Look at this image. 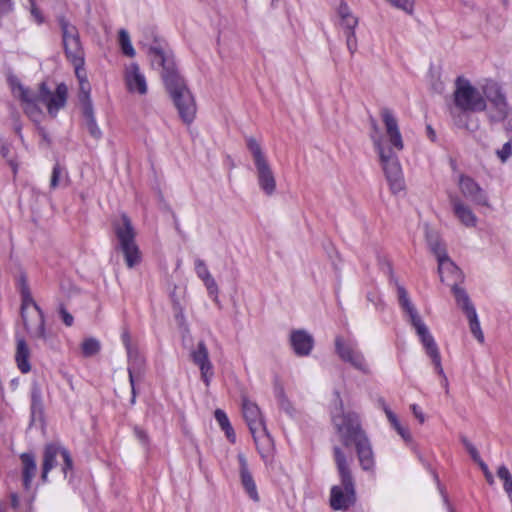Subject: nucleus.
<instances>
[{
  "mask_svg": "<svg viewBox=\"0 0 512 512\" xmlns=\"http://www.w3.org/2000/svg\"><path fill=\"white\" fill-rule=\"evenodd\" d=\"M381 117L385 126V134L380 135L379 129L373 121L371 139L379 155L390 190L393 194H398L405 189L403 172L398 159V153L403 150L404 143L397 119L393 113L389 109L384 108L381 110Z\"/></svg>",
  "mask_w": 512,
  "mask_h": 512,
  "instance_id": "1",
  "label": "nucleus"
},
{
  "mask_svg": "<svg viewBox=\"0 0 512 512\" xmlns=\"http://www.w3.org/2000/svg\"><path fill=\"white\" fill-rule=\"evenodd\" d=\"M12 93L19 98L24 112L34 122L39 123L43 112L39 103L46 106L50 116L56 117L60 109L64 108L67 102L68 88L64 83L57 85L54 92L50 91L45 82L39 85L37 91H32L24 87L18 81L11 82Z\"/></svg>",
  "mask_w": 512,
  "mask_h": 512,
  "instance_id": "2",
  "label": "nucleus"
},
{
  "mask_svg": "<svg viewBox=\"0 0 512 512\" xmlns=\"http://www.w3.org/2000/svg\"><path fill=\"white\" fill-rule=\"evenodd\" d=\"M332 422L344 446L355 444L360 466L363 470L374 467V456L371 444L361 429L358 415L344 412L342 405L332 414Z\"/></svg>",
  "mask_w": 512,
  "mask_h": 512,
  "instance_id": "3",
  "label": "nucleus"
},
{
  "mask_svg": "<svg viewBox=\"0 0 512 512\" xmlns=\"http://www.w3.org/2000/svg\"><path fill=\"white\" fill-rule=\"evenodd\" d=\"M487 102L482 92L467 79L458 77L453 92V106L450 114L453 123L462 129L473 130L471 113L486 110Z\"/></svg>",
  "mask_w": 512,
  "mask_h": 512,
  "instance_id": "4",
  "label": "nucleus"
},
{
  "mask_svg": "<svg viewBox=\"0 0 512 512\" xmlns=\"http://www.w3.org/2000/svg\"><path fill=\"white\" fill-rule=\"evenodd\" d=\"M334 461L341 484L334 485L330 491V506L333 510H348L356 501L355 483L344 452L337 446L333 448Z\"/></svg>",
  "mask_w": 512,
  "mask_h": 512,
  "instance_id": "5",
  "label": "nucleus"
},
{
  "mask_svg": "<svg viewBox=\"0 0 512 512\" xmlns=\"http://www.w3.org/2000/svg\"><path fill=\"white\" fill-rule=\"evenodd\" d=\"M58 23L62 33L65 55L74 67L80 89L84 91L90 84L87 80L84 68V50L80 41L79 31L77 27L71 24L64 16L58 17Z\"/></svg>",
  "mask_w": 512,
  "mask_h": 512,
  "instance_id": "6",
  "label": "nucleus"
},
{
  "mask_svg": "<svg viewBox=\"0 0 512 512\" xmlns=\"http://www.w3.org/2000/svg\"><path fill=\"white\" fill-rule=\"evenodd\" d=\"M242 412L261 458L265 462L270 461L274 453V441L259 407L254 402L243 399Z\"/></svg>",
  "mask_w": 512,
  "mask_h": 512,
  "instance_id": "7",
  "label": "nucleus"
},
{
  "mask_svg": "<svg viewBox=\"0 0 512 512\" xmlns=\"http://www.w3.org/2000/svg\"><path fill=\"white\" fill-rule=\"evenodd\" d=\"M113 228L117 239L116 250L120 251L129 269L139 265L142 260V254L136 242V231L131 220L126 214H123L118 221L113 222Z\"/></svg>",
  "mask_w": 512,
  "mask_h": 512,
  "instance_id": "8",
  "label": "nucleus"
},
{
  "mask_svg": "<svg viewBox=\"0 0 512 512\" xmlns=\"http://www.w3.org/2000/svg\"><path fill=\"white\" fill-rule=\"evenodd\" d=\"M21 298V318L29 337L31 339L46 340L44 314L34 301L28 287H22Z\"/></svg>",
  "mask_w": 512,
  "mask_h": 512,
  "instance_id": "9",
  "label": "nucleus"
},
{
  "mask_svg": "<svg viewBox=\"0 0 512 512\" xmlns=\"http://www.w3.org/2000/svg\"><path fill=\"white\" fill-rule=\"evenodd\" d=\"M246 144L253 157L258 185L264 194L272 196L276 191V178L272 167L255 138H247Z\"/></svg>",
  "mask_w": 512,
  "mask_h": 512,
  "instance_id": "10",
  "label": "nucleus"
},
{
  "mask_svg": "<svg viewBox=\"0 0 512 512\" xmlns=\"http://www.w3.org/2000/svg\"><path fill=\"white\" fill-rule=\"evenodd\" d=\"M165 87L183 122L190 124L196 115V103L183 78L181 76L173 80L168 78Z\"/></svg>",
  "mask_w": 512,
  "mask_h": 512,
  "instance_id": "11",
  "label": "nucleus"
},
{
  "mask_svg": "<svg viewBox=\"0 0 512 512\" xmlns=\"http://www.w3.org/2000/svg\"><path fill=\"white\" fill-rule=\"evenodd\" d=\"M148 56L154 69L161 68L164 84L167 83L168 78L173 80L180 76L175 66L174 57L164 43L155 40L148 48Z\"/></svg>",
  "mask_w": 512,
  "mask_h": 512,
  "instance_id": "12",
  "label": "nucleus"
},
{
  "mask_svg": "<svg viewBox=\"0 0 512 512\" xmlns=\"http://www.w3.org/2000/svg\"><path fill=\"white\" fill-rule=\"evenodd\" d=\"M58 457L63 460L62 472L64 476L67 475V471L72 469L73 461L69 452L54 443L47 444L43 452V463H42V474L41 479L43 482L47 481L48 473L58 465Z\"/></svg>",
  "mask_w": 512,
  "mask_h": 512,
  "instance_id": "13",
  "label": "nucleus"
},
{
  "mask_svg": "<svg viewBox=\"0 0 512 512\" xmlns=\"http://www.w3.org/2000/svg\"><path fill=\"white\" fill-rule=\"evenodd\" d=\"M335 351L339 358L364 373L369 372L365 357L357 348V344L347 341L341 336L335 338Z\"/></svg>",
  "mask_w": 512,
  "mask_h": 512,
  "instance_id": "14",
  "label": "nucleus"
},
{
  "mask_svg": "<svg viewBox=\"0 0 512 512\" xmlns=\"http://www.w3.org/2000/svg\"><path fill=\"white\" fill-rule=\"evenodd\" d=\"M461 195L475 205L490 207L486 191L470 176L461 174L458 178Z\"/></svg>",
  "mask_w": 512,
  "mask_h": 512,
  "instance_id": "15",
  "label": "nucleus"
},
{
  "mask_svg": "<svg viewBox=\"0 0 512 512\" xmlns=\"http://www.w3.org/2000/svg\"><path fill=\"white\" fill-rule=\"evenodd\" d=\"M425 351L426 354L431 358L432 363L434 364L435 370L439 375L444 376V371L441 364V355L438 349V346L431 335L428 327L421 321L415 325H413Z\"/></svg>",
  "mask_w": 512,
  "mask_h": 512,
  "instance_id": "16",
  "label": "nucleus"
},
{
  "mask_svg": "<svg viewBox=\"0 0 512 512\" xmlns=\"http://www.w3.org/2000/svg\"><path fill=\"white\" fill-rule=\"evenodd\" d=\"M191 358L200 369L201 379L208 387L214 376L213 365L209 359L208 349L203 341H200L196 348L191 351Z\"/></svg>",
  "mask_w": 512,
  "mask_h": 512,
  "instance_id": "17",
  "label": "nucleus"
},
{
  "mask_svg": "<svg viewBox=\"0 0 512 512\" xmlns=\"http://www.w3.org/2000/svg\"><path fill=\"white\" fill-rule=\"evenodd\" d=\"M126 88L130 93L145 95L148 91V85L145 75L141 72L136 63L126 66L124 72Z\"/></svg>",
  "mask_w": 512,
  "mask_h": 512,
  "instance_id": "18",
  "label": "nucleus"
},
{
  "mask_svg": "<svg viewBox=\"0 0 512 512\" xmlns=\"http://www.w3.org/2000/svg\"><path fill=\"white\" fill-rule=\"evenodd\" d=\"M450 205L454 216L467 228H474L477 225L478 218L472 208L456 195L449 196Z\"/></svg>",
  "mask_w": 512,
  "mask_h": 512,
  "instance_id": "19",
  "label": "nucleus"
},
{
  "mask_svg": "<svg viewBox=\"0 0 512 512\" xmlns=\"http://www.w3.org/2000/svg\"><path fill=\"white\" fill-rule=\"evenodd\" d=\"M79 99L82 104V112L85 119V125L91 136L94 138H100L101 130L98 127L93 111L92 101L90 99V85H88L84 91L80 89Z\"/></svg>",
  "mask_w": 512,
  "mask_h": 512,
  "instance_id": "20",
  "label": "nucleus"
},
{
  "mask_svg": "<svg viewBox=\"0 0 512 512\" xmlns=\"http://www.w3.org/2000/svg\"><path fill=\"white\" fill-rule=\"evenodd\" d=\"M128 358V375L129 382L132 389V402L135 401V381L141 380L145 371V358L140 353L139 349H133L127 352Z\"/></svg>",
  "mask_w": 512,
  "mask_h": 512,
  "instance_id": "21",
  "label": "nucleus"
},
{
  "mask_svg": "<svg viewBox=\"0 0 512 512\" xmlns=\"http://www.w3.org/2000/svg\"><path fill=\"white\" fill-rule=\"evenodd\" d=\"M290 344L296 355L308 356L314 347V338L306 330H294L290 334Z\"/></svg>",
  "mask_w": 512,
  "mask_h": 512,
  "instance_id": "22",
  "label": "nucleus"
},
{
  "mask_svg": "<svg viewBox=\"0 0 512 512\" xmlns=\"http://www.w3.org/2000/svg\"><path fill=\"white\" fill-rule=\"evenodd\" d=\"M194 269L198 278L203 281L204 286L207 289L208 295L213 299L216 304H219L218 298V285L211 275L204 260L197 258L194 261Z\"/></svg>",
  "mask_w": 512,
  "mask_h": 512,
  "instance_id": "23",
  "label": "nucleus"
},
{
  "mask_svg": "<svg viewBox=\"0 0 512 512\" xmlns=\"http://www.w3.org/2000/svg\"><path fill=\"white\" fill-rule=\"evenodd\" d=\"M438 261V272L440 280L453 287L462 280V273L459 268L451 261L448 255L440 258Z\"/></svg>",
  "mask_w": 512,
  "mask_h": 512,
  "instance_id": "24",
  "label": "nucleus"
},
{
  "mask_svg": "<svg viewBox=\"0 0 512 512\" xmlns=\"http://www.w3.org/2000/svg\"><path fill=\"white\" fill-rule=\"evenodd\" d=\"M238 461H239V473H240V479L241 484L248 494V496L254 501H259V494L257 491L256 483L249 471L248 468V462L244 454L240 453L238 454Z\"/></svg>",
  "mask_w": 512,
  "mask_h": 512,
  "instance_id": "25",
  "label": "nucleus"
},
{
  "mask_svg": "<svg viewBox=\"0 0 512 512\" xmlns=\"http://www.w3.org/2000/svg\"><path fill=\"white\" fill-rule=\"evenodd\" d=\"M397 295H398L399 305L402 308V310L409 317L410 324L413 326V325L423 321L421 316L419 315L417 309L412 304V302L408 296V293L403 286L397 285Z\"/></svg>",
  "mask_w": 512,
  "mask_h": 512,
  "instance_id": "26",
  "label": "nucleus"
},
{
  "mask_svg": "<svg viewBox=\"0 0 512 512\" xmlns=\"http://www.w3.org/2000/svg\"><path fill=\"white\" fill-rule=\"evenodd\" d=\"M29 360H30V349L28 347V344L26 343V341L23 337L17 336L16 337L15 361H16L18 369L23 374H26V373L30 372V370H31V365H30Z\"/></svg>",
  "mask_w": 512,
  "mask_h": 512,
  "instance_id": "27",
  "label": "nucleus"
},
{
  "mask_svg": "<svg viewBox=\"0 0 512 512\" xmlns=\"http://www.w3.org/2000/svg\"><path fill=\"white\" fill-rule=\"evenodd\" d=\"M20 459L22 462L23 485L25 489H29L37 471L36 459L32 453H22Z\"/></svg>",
  "mask_w": 512,
  "mask_h": 512,
  "instance_id": "28",
  "label": "nucleus"
},
{
  "mask_svg": "<svg viewBox=\"0 0 512 512\" xmlns=\"http://www.w3.org/2000/svg\"><path fill=\"white\" fill-rule=\"evenodd\" d=\"M491 106L489 114L490 119L495 122L506 120L507 124L509 118L512 116V110L506 101V97L500 100L498 99L496 102L492 103Z\"/></svg>",
  "mask_w": 512,
  "mask_h": 512,
  "instance_id": "29",
  "label": "nucleus"
},
{
  "mask_svg": "<svg viewBox=\"0 0 512 512\" xmlns=\"http://www.w3.org/2000/svg\"><path fill=\"white\" fill-rule=\"evenodd\" d=\"M452 292L455 296L457 305L462 309L466 316L470 315L471 312H476L474 305L471 303L468 294L463 288H460L458 285L453 284Z\"/></svg>",
  "mask_w": 512,
  "mask_h": 512,
  "instance_id": "30",
  "label": "nucleus"
},
{
  "mask_svg": "<svg viewBox=\"0 0 512 512\" xmlns=\"http://www.w3.org/2000/svg\"><path fill=\"white\" fill-rule=\"evenodd\" d=\"M338 15L341 19V26L345 29V32L355 31L358 25V19L351 13L346 3L342 2L340 4Z\"/></svg>",
  "mask_w": 512,
  "mask_h": 512,
  "instance_id": "31",
  "label": "nucleus"
},
{
  "mask_svg": "<svg viewBox=\"0 0 512 512\" xmlns=\"http://www.w3.org/2000/svg\"><path fill=\"white\" fill-rule=\"evenodd\" d=\"M69 182V176L67 170L62 167L59 163L53 166L49 187L51 190H55L61 186H67Z\"/></svg>",
  "mask_w": 512,
  "mask_h": 512,
  "instance_id": "32",
  "label": "nucleus"
},
{
  "mask_svg": "<svg viewBox=\"0 0 512 512\" xmlns=\"http://www.w3.org/2000/svg\"><path fill=\"white\" fill-rule=\"evenodd\" d=\"M426 240L432 253L436 256L437 260L447 255L446 249L442 244L437 232L432 230L426 231Z\"/></svg>",
  "mask_w": 512,
  "mask_h": 512,
  "instance_id": "33",
  "label": "nucleus"
},
{
  "mask_svg": "<svg viewBox=\"0 0 512 512\" xmlns=\"http://www.w3.org/2000/svg\"><path fill=\"white\" fill-rule=\"evenodd\" d=\"M482 94L486 101L488 100L491 104L496 102L498 99L505 98L501 86L495 81H487L482 88Z\"/></svg>",
  "mask_w": 512,
  "mask_h": 512,
  "instance_id": "34",
  "label": "nucleus"
},
{
  "mask_svg": "<svg viewBox=\"0 0 512 512\" xmlns=\"http://www.w3.org/2000/svg\"><path fill=\"white\" fill-rule=\"evenodd\" d=\"M507 131L511 132L510 138L500 149L496 150V156L502 164L506 163L512 157V116L506 125Z\"/></svg>",
  "mask_w": 512,
  "mask_h": 512,
  "instance_id": "35",
  "label": "nucleus"
},
{
  "mask_svg": "<svg viewBox=\"0 0 512 512\" xmlns=\"http://www.w3.org/2000/svg\"><path fill=\"white\" fill-rule=\"evenodd\" d=\"M101 343L94 337H88L81 343V352L84 357H92L100 352Z\"/></svg>",
  "mask_w": 512,
  "mask_h": 512,
  "instance_id": "36",
  "label": "nucleus"
},
{
  "mask_svg": "<svg viewBox=\"0 0 512 512\" xmlns=\"http://www.w3.org/2000/svg\"><path fill=\"white\" fill-rule=\"evenodd\" d=\"M119 44L123 54H125L128 57L135 56V49L132 46L129 33L125 29H121L119 31Z\"/></svg>",
  "mask_w": 512,
  "mask_h": 512,
  "instance_id": "37",
  "label": "nucleus"
},
{
  "mask_svg": "<svg viewBox=\"0 0 512 512\" xmlns=\"http://www.w3.org/2000/svg\"><path fill=\"white\" fill-rule=\"evenodd\" d=\"M467 319L469 321V327L470 331L473 334V336L480 342H484V334L482 332L480 322L478 320L477 312L472 313L467 316Z\"/></svg>",
  "mask_w": 512,
  "mask_h": 512,
  "instance_id": "38",
  "label": "nucleus"
},
{
  "mask_svg": "<svg viewBox=\"0 0 512 512\" xmlns=\"http://www.w3.org/2000/svg\"><path fill=\"white\" fill-rule=\"evenodd\" d=\"M31 409L32 413L42 410V390L38 384H33L31 388Z\"/></svg>",
  "mask_w": 512,
  "mask_h": 512,
  "instance_id": "39",
  "label": "nucleus"
},
{
  "mask_svg": "<svg viewBox=\"0 0 512 512\" xmlns=\"http://www.w3.org/2000/svg\"><path fill=\"white\" fill-rule=\"evenodd\" d=\"M275 397L278 401L280 408L290 414L293 410L292 405L289 402V400L287 399V397L284 393V389L281 386L275 387Z\"/></svg>",
  "mask_w": 512,
  "mask_h": 512,
  "instance_id": "40",
  "label": "nucleus"
},
{
  "mask_svg": "<svg viewBox=\"0 0 512 512\" xmlns=\"http://www.w3.org/2000/svg\"><path fill=\"white\" fill-rule=\"evenodd\" d=\"M379 404L381 405L389 423L396 430L401 425L396 414L393 413V411L388 407L384 400H379Z\"/></svg>",
  "mask_w": 512,
  "mask_h": 512,
  "instance_id": "41",
  "label": "nucleus"
},
{
  "mask_svg": "<svg viewBox=\"0 0 512 512\" xmlns=\"http://www.w3.org/2000/svg\"><path fill=\"white\" fill-rule=\"evenodd\" d=\"M394 7L405 11L406 13H412L413 2L411 0H387Z\"/></svg>",
  "mask_w": 512,
  "mask_h": 512,
  "instance_id": "42",
  "label": "nucleus"
},
{
  "mask_svg": "<svg viewBox=\"0 0 512 512\" xmlns=\"http://www.w3.org/2000/svg\"><path fill=\"white\" fill-rule=\"evenodd\" d=\"M345 35L347 48L351 54H354L357 50V39L355 31L345 32Z\"/></svg>",
  "mask_w": 512,
  "mask_h": 512,
  "instance_id": "43",
  "label": "nucleus"
},
{
  "mask_svg": "<svg viewBox=\"0 0 512 512\" xmlns=\"http://www.w3.org/2000/svg\"><path fill=\"white\" fill-rule=\"evenodd\" d=\"M121 339H122L123 345L126 349V352L138 348L137 345L132 342L131 335L127 329L123 330V332L121 334Z\"/></svg>",
  "mask_w": 512,
  "mask_h": 512,
  "instance_id": "44",
  "label": "nucleus"
},
{
  "mask_svg": "<svg viewBox=\"0 0 512 512\" xmlns=\"http://www.w3.org/2000/svg\"><path fill=\"white\" fill-rule=\"evenodd\" d=\"M31 2V8L30 13L33 18V20L38 24H42L44 22V16L42 15L40 9L35 5L33 0H30Z\"/></svg>",
  "mask_w": 512,
  "mask_h": 512,
  "instance_id": "45",
  "label": "nucleus"
},
{
  "mask_svg": "<svg viewBox=\"0 0 512 512\" xmlns=\"http://www.w3.org/2000/svg\"><path fill=\"white\" fill-rule=\"evenodd\" d=\"M215 419L217 420L218 424L221 428H225L228 425H230L229 419L224 411L221 409H217L215 411Z\"/></svg>",
  "mask_w": 512,
  "mask_h": 512,
  "instance_id": "46",
  "label": "nucleus"
},
{
  "mask_svg": "<svg viewBox=\"0 0 512 512\" xmlns=\"http://www.w3.org/2000/svg\"><path fill=\"white\" fill-rule=\"evenodd\" d=\"M59 314L66 326H72L74 318L63 306L60 307Z\"/></svg>",
  "mask_w": 512,
  "mask_h": 512,
  "instance_id": "47",
  "label": "nucleus"
},
{
  "mask_svg": "<svg viewBox=\"0 0 512 512\" xmlns=\"http://www.w3.org/2000/svg\"><path fill=\"white\" fill-rule=\"evenodd\" d=\"M476 462L479 464L481 470L483 471L487 482L490 485H492L494 483V477H493L492 473L489 471L488 466L481 459H479Z\"/></svg>",
  "mask_w": 512,
  "mask_h": 512,
  "instance_id": "48",
  "label": "nucleus"
},
{
  "mask_svg": "<svg viewBox=\"0 0 512 512\" xmlns=\"http://www.w3.org/2000/svg\"><path fill=\"white\" fill-rule=\"evenodd\" d=\"M463 444L465 445L466 449L470 453L471 457L474 461H478L480 459L479 453L477 449L470 443L467 439H463Z\"/></svg>",
  "mask_w": 512,
  "mask_h": 512,
  "instance_id": "49",
  "label": "nucleus"
},
{
  "mask_svg": "<svg viewBox=\"0 0 512 512\" xmlns=\"http://www.w3.org/2000/svg\"><path fill=\"white\" fill-rule=\"evenodd\" d=\"M397 433L402 437V439L406 442L411 441V434L407 427H404L402 424L396 429Z\"/></svg>",
  "mask_w": 512,
  "mask_h": 512,
  "instance_id": "50",
  "label": "nucleus"
},
{
  "mask_svg": "<svg viewBox=\"0 0 512 512\" xmlns=\"http://www.w3.org/2000/svg\"><path fill=\"white\" fill-rule=\"evenodd\" d=\"M411 410L415 418L419 420L420 423H424L425 416L424 413L421 411L420 407L416 404L411 405Z\"/></svg>",
  "mask_w": 512,
  "mask_h": 512,
  "instance_id": "51",
  "label": "nucleus"
},
{
  "mask_svg": "<svg viewBox=\"0 0 512 512\" xmlns=\"http://www.w3.org/2000/svg\"><path fill=\"white\" fill-rule=\"evenodd\" d=\"M134 433H135L136 437L138 438V440H139L141 443H143V444H146V443H147V441H148V437H147L146 432H145L143 429H141V428H139V427H135V428H134Z\"/></svg>",
  "mask_w": 512,
  "mask_h": 512,
  "instance_id": "52",
  "label": "nucleus"
},
{
  "mask_svg": "<svg viewBox=\"0 0 512 512\" xmlns=\"http://www.w3.org/2000/svg\"><path fill=\"white\" fill-rule=\"evenodd\" d=\"M222 430L225 432L227 438L232 442L234 443L235 440H236V435H235V432H234V429L232 428L231 424L228 425L227 427L225 428H222Z\"/></svg>",
  "mask_w": 512,
  "mask_h": 512,
  "instance_id": "53",
  "label": "nucleus"
},
{
  "mask_svg": "<svg viewBox=\"0 0 512 512\" xmlns=\"http://www.w3.org/2000/svg\"><path fill=\"white\" fill-rule=\"evenodd\" d=\"M38 132H39V135L42 137L43 141H45V142H47V144H49L50 140L48 138V134L45 131V129L43 127L38 126Z\"/></svg>",
  "mask_w": 512,
  "mask_h": 512,
  "instance_id": "54",
  "label": "nucleus"
},
{
  "mask_svg": "<svg viewBox=\"0 0 512 512\" xmlns=\"http://www.w3.org/2000/svg\"><path fill=\"white\" fill-rule=\"evenodd\" d=\"M8 164L10 165L13 174L16 175L18 171V163L13 159H8Z\"/></svg>",
  "mask_w": 512,
  "mask_h": 512,
  "instance_id": "55",
  "label": "nucleus"
},
{
  "mask_svg": "<svg viewBox=\"0 0 512 512\" xmlns=\"http://www.w3.org/2000/svg\"><path fill=\"white\" fill-rule=\"evenodd\" d=\"M11 505L14 509H17L19 506V498L16 494L11 495Z\"/></svg>",
  "mask_w": 512,
  "mask_h": 512,
  "instance_id": "56",
  "label": "nucleus"
},
{
  "mask_svg": "<svg viewBox=\"0 0 512 512\" xmlns=\"http://www.w3.org/2000/svg\"><path fill=\"white\" fill-rule=\"evenodd\" d=\"M2 2L3 10L11 11V0H0Z\"/></svg>",
  "mask_w": 512,
  "mask_h": 512,
  "instance_id": "57",
  "label": "nucleus"
},
{
  "mask_svg": "<svg viewBox=\"0 0 512 512\" xmlns=\"http://www.w3.org/2000/svg\"><path fill=\"white\" fill-rule=\"evenodd\" d=\"M427 134H428V137H429L432 141H434V140H435L436 134H435V131L433 130V128H432L430 125H428V126H427Z\"/></svg>",
  "mask_w": 512,
  "mask_h": 512,
  "instance_id": "58",
  "label": "nucleus"
},
{
  "mask_svg": "<svg viewBox=\"0 0 512 512\" xmlns=\"http://www.w3.org/2000/svg\"><path fill=\"white\" fill-rule=\"evenodd\" d=\"M0 153L4 158H8L9 155V147L7 145H2L0 149Z\"/></svg>",
  "mask_w": 512,
  "mask_h": 512,
  "instance_id": "59",
  "label": "nucleus"
},
{
  "mask_svg": "<svg viewBox=\"0 0 512 512\" xmlns=\"http://www.w3.org/2000/svg\"><path fill=\"white\" fill-rule=\"evenodd\" d=\"M0 12H4V13H7V12H8L7 10H3L2 2H1V1H0Z\"/></svg>",
  "mask_w": 512,
  "mask_h": 512,
  "instance_id": "60",
  "label": "nucleus"
}]
</instances>
